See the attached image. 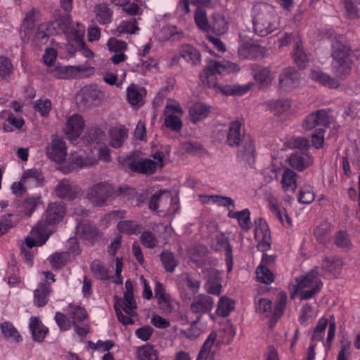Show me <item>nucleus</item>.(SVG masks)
Returning a JSON list of instances; mask_svg holds the SVG:
<instances>
[{
    "label": "nucleus",
    "instance_id": "2f4dec72",
    "mask_svg": "<svg viewBox=\"0 0 360 360\" xmlns=\"http://www.w3.org/2000/svg\"><path fill=\"white\" fill-rule=\"evenodd\" d=\"M269 207L271 212L277 217L283 226H291L290 218L286 213L285 210L281 207L276 198H271L269 200Z\"/></svg>",
    "mask_w": 360,
    "mask_h": 360
},
{
    "label": "nucleus",
    "instance_id": "ddd939ff",
    "mask_svg": "<svg viewBox=\"0 0 360 360\" xmlns=\"http://www.w3.org/2000/svg\"><path fill=\"white\" fill-rule=\"evenodd\" d=\"M85 127L86 122L84 117L79 114L75 113L67 118L64 133L68 139L73 142L81 136Z\"/></svg>",
    "mask_w": 360,
    "mask_h": 360
},
{
    "label": "nucleus",
    "instance_id": "aec40b11",
    "mask_svg": "<svg viewBox=\"0 0 360 360\" xmlns=\"http://www.w3.org/2000/svg\"><path fill=\"white\" fill-rule=\"evenodd\" d=\"M217 337V334L215 331L210 333L202 345L197 360H214L219 345Z\"/></svg>",
    "mask_w": 360,
    "mask_h": 360
},
{
    "label": "nucleus",
    "instance_id": "1a4fd4ad",
    "mask_svg": "<svg viewBox=\"0 0 360 360\" xmlns=\"http://www.w3.org/2000/svg\"><path fill=\"white\" fill-rule=\"evenodd\" d=\"M334 121L330 111L321 109L309 113L302 122V127L307 131L312 130L316 127H328Z\"/></svg>",
    "mask_w": 360,
    "mask_h": 360
},
{
    "label": "nucleus",
    "instance_id": "49530a36",
    "mask_svg": "<svg viewBox=\"0 0 360 360\" xmlns=\"http://www.w3.org/2000/svg\"><path fill=\"white\" fill-rule=\"evenodd\" d=\"M66 311L69 319L72 320V323L83 322L87 316L86 309L76 304H69Z\"/></svg>",
    "mask_w": 360,
    "mask_h": 360
},
{
    "label": "nucleus",
    "instance_id": "de8ad7c7",
    "mask_svg": "<svg viewBox=\"0 0 360 360\" xmlns=\"http://www.w3.org/2000/svg\"><path fill=\"white\" fill-rule=\"evenodd\" d=\"M20 221V217L15 213H9L0 217V236L14 227Z\"/></svg>",
    "mask_w": 360,
    "mask_h": 360
},
{
    "label": "nucleus",
    "instance_id": "6ab92c4d",
    "mask_svg": "<svg viewBox=\"0 0 360 360\" xmlns=\"http://www.w3.org/2000/svg\"><path fill=\"white\" fill-rule=\"evenodd\" d=\"M55 191L60 198L72 200L81 193V188L68 180L63 179L58 184Z\"/></svg>",
    "mask_w": 360,
    "mask_h": 360
},
{
    "label": "nucleus",
    "instance_id": "79ce46f5",
    "mask_svg": "<svg viewBox=\"0 0 360 360\" xmlns=\"http://www.w3.org/2000/svg\"><path fill=\"white\" fill-rule=\"evenodd\" d=\"M94 11L96 20L100 24H108L112 21V11L106 4L101 3L96 5Z\"/></svg>",
    "mask_w": 360,
    "mask_h": 360
},
{
    "label": "nucleus",
    "instance_id": "f3484780",
    "mask_svg": "<svg viewBox=\"0 0 360 360\" xmlns=\"http://www.w3.org/2000/svg\"><path fill=\"white\" fill-rule=\"evenodd\" d=\"M280 87L283 90L290 91L300 84V75L292 68H284L278 78Z\"/></svg>",
    "mask_w": 360,
    "mask_h": 360
},
{
    "label": "nucleus",
    "instance_id": "9b49d317",
    "mask_svg": "<svg viewBox=\"0 0 360 360\" xmlns=\"http://www.w3.org/2000/svg\"><path fill=\"white\" fill-rule=\"evenodd\" d=\"M95 68L87 64L58 68L55 75L64 79L75 77H86L94 75Z\"/></svg>",
    "mask_w": 360,
    "mask_h": 360
},
{
    "label": "nucleus",
    "instance_id": "0eeeda50",
    "mask_svg": "<svg viewBox=\"0 0 360 360\" xmlns=\"http://www.w3.org/2000/svg\"><path fill=\"white\" fill-rule=\"evenodd\" d=\"M149 207L154 211H167L168 213H175L179 206L169 191H160L154 194L149 202Z\"/></svg>",
    "mask_w": 360,
    "mask_h": 360
},
{
    "label": "nucleus",
    "instance_id": "338daca9",
    "mask_svg": "<svg viewBox=\"0 0 360 360\" xmlns=\"http://www.w3.org/2000/svg\"><path fill=\"white\" fill-rule=\"evenodd\" d=\"M314 188L310 185H304L298 195V201L302 204H310L314 200Z\"/></svg>",
    "mask_w": 360,
    "mask_h": 360
},
{
    "label": "nucleus",
    "instance_id": "680f3d73",
    "mask_svg": "<svg viewBox=\"0 0 360 360\" xmlns=\"http://www.w3.org/2000/svg\"><path fill=\"white\" fill-rule=\"evenodd\" d=\"M136 23L137 22L136 19L122 21L117 26L116 30L113 32V34H135L136 32L139 30Z\"/></svg>",
    "mask_w": 360,
    "mask_h": 360
},
{
    "label": "nucleus",
    "instance_id": "69168bd1",
    "mask_svg": "<svg viewBox=\"0 0 360 360\" xmlns=\"http://www.w3.org/2000/svg\"><path fill=\"white\" fill-rule=\"evenodd\" d=\"M84 32V26L81 23H77L75 27L71 28L70 31L68 32V38L69 39V41H74L77 45L81 44Z\"/></svg>",
    "mask_w": 360,
    "mask_h": 360
},
{
    "label": "nucleus",
    "instance_id": "bb28decb",
    "mask_svg": "<svg viewBox=\"0 0 360 360\" xmlns=\"http://www.w3.org/2000/svg\"><path fill=\"white\" fill-rule=\"evenodd\" d=\"M207 283L205 285L206 291L212 295H219L221 292V285L219 281L218 272L212 268L207 269L205 271Z\"/></svg>",
    "mask_w": 360,
    "mask_h": 360
},
{
    "label": "nucleus",
    "instance_id": "a18cd8bd",
    "mask_svg": "<svg viewBox=\"0 0 360 360\" xmlns=\"http://www.w3.org/2000/svg\"><path fill=\"white\" fill-rule=\"evenodd\" d=\"M253 77L261 85L269 86L275 76L269 68H258L253 70Z\"/></svg>",
    "mask_w": 360,
    "mask_h": 360
},
{
    "label": "nucleus",
    "instance_id": "37998d69",
    "mask_svg": "<svg viewBox=\"0 0 360 360\" xmlns=\"http://www.w3.org/2000/svg\"><path fill=\"white\" fill-rule=\"evenodd\" d=\"M313 161L314 159L311 156L304 157L299 154H292L288 158L289 165L299 171H302L312 165Z\"/></svg>",
    "mask_w": 360,
    "mask_h": 360
},
{
    "label": "nucleus",
    "instance_id": "774afa93",
    "mask_svg": "<svg viewBox=\"0 0 360 360\" xmlns=\"http://www.w3.org/2000/svg\"><path fill=\"white\" fill-rule=\"evenodd\" d=\"M256 276L262 283L269 284L274 281V276L268 267L260 264L256 269Z\"/></svg>",
    "mask_w": 360,
    "mask_h": 360
},
{
    "label": "nucleus",
    "instance_id": "58836bf2",
    "mask_svg": "<svg viewBox=\"0 0 360 360\" xmlns=\"http://www.w3.org/2000/svg\"><path fill=\"white\" fill-rule=\"evenodd\" d=\"M51 292L49 284L46 283H40L34 292V303L37 307L46 305L49 300Z\"/></svg>",
    "mask_w": 360,
    "mask_h": 360
},
{
    "label": "nucleus",
    "instance_id": "39448f33",
    "mask_svg": "<svg viewBox=\"0 0 360 360\" xmlns=\"http://www.w3.org/2000/svg\"><path fill=\"white\" fill-rule=\"evenodd\" d=\"M318 269L315 267L306 275L296 278L297 290H301L300 295L302 300H309L321 290L323 283Z\"/></svg>",
    "mask_w": 360,
    "mask_h": 360
},
{
    "label": "nucleus",
    "instance_id": "052dcab7",
    "mask_svg": "<svg viewBox=\"0 0 360 360\" xmlns=\"http://www.w3.org/2000/svg\"><path fill=\"white\" fill-rule=\"evenodd\" d=\"M287 299L288 296L285 292L281 291L278 293L276 305L274 308V321H277L281 317L287 303Z\"/></svg>",
    "mask_w": 360,
    "mask_h": 360
},
{
    "label": "nucleus",
    "instance_id": "864d4df0",
    "mask_svg": "<svg viewBox=\"0 0 360 360\" xmlns=\"http://www.w3.org/2000/svg\"><path fill=\"white\" fill-rule=\"evenodd\" d=\"M200 285L201 282L200 280L191 274H185L182 275V278L179 283V287L180 290H182L186 286L189 288L193 293H196L198 292Z\"/></svg>",
    "mask_w": 360,
    "mask_h": 360
},
{
    "label": "nucleus",
    "instance_id": "603ef678",
    "mask_svg": "<svg viewBox=\"0 0 360 360\" xmlns=\"http://www.w3.org/2000/svg\"><path fill=\"white\" fill-rule=\"evenodd\" d=\"M210 30L217 34L225 33L228 28V22L225 18L219 13H214L212 17Z\"/></svg>",
    "mask_w": 360,
    "mask_h": 360
},
{
    "label": "nucleus",
    "instance_id": "a878e982",
    "mask_svg": "<svg viewBox=\"0 0 360 360\" xmlns=\"http://www.w3.org/2000/svg\"><path fill=\"white\" fill-rule=\"evenodd\" d=\"M212 247L217 251H224L229 271L231 270L230 262L232 261V250L227 238L223 234H217L212 241Z\"/></svg>",
    "mask_w": 360,
    "mask_h": 360
},
{
    "label": "nucleus",
    "instance_id": "09e8293b",
    "mask_svg": "<svg viewBox=\"0 0 360 360\" xmlns=\"http://www.w3.org/2000/svg\"><path fill=\"white\" fill-rule=\"evenodd\" d=\"M252 86V83H248L244 85L235 84V85H225L217 86V88L225 95H243L247 93Z\"/></svg>",
    "mask_w": 360,
    "mask_h": 360
},
{
    "label": "nucleus",
    "instance_id": "72a5a7b5",
    "mask_svg": "<svg viewBox=\"0 0 360 360\" xmlns=\"http://www.w3.org/2000/svg\"><path fill=\"white\" fill-rule=\"evenodd\" d=\"M73 163L79 167L91 166L97 162L96 157L91 152L79 151L72 154Z\"/></svg>",
    "mask_w": 360,
    "mask_h": 360
},
{
    "label": "nucleus",
    "instance_id": "b1692460",
    "mask_svg": "<svg viewBox=\"0 0 360 360\" xmlns=\"http://www.w3.org/2000/svg\"><path fill=\"white\" fill-rule=\"evenodd\" d=\"M353 66L352 57L333 60L332 70L339 79H345L351 72Z\"/></svg>",
    "mask_w": 360,
    "mask_h": 360
},
{
    "label": "nucleus",
    "instance_id": "e433bc0d",
    "mask_svg": "<svg viewBox=\"0 0 360 360\" xmlns=\"http://www.w3.org/2000/svg\"><path fill=\"white\" fill-rule=\"evenodd\" d=\"M228 217L237 219L240 227L243 229L248 230L251 228L250 212L248 209H244L242 211L231 210Z\"/></svg>",
    "mask_w": 360,
    "mask_h": 360
},
{
    "label": "nucleus",
    "instance_id": "5fc2aeb1",
    "mask_svg": "<svg viewBox=\"0 0 360 360\" xmlns=\"http://www.w3.org/2000/svg\"><path fill=\"white\" fill-rule=\"evenodd\" d=\"M160 259L165 269L170 273H172L179 264V259L174 254L167 250L161 253Z\"/></svg>",
    "mask_w": 360,
    "mask_h": 360
},
{
    "label": "nucleus",
    "instance_id": "f8f14e48",
    "mask_svg": "<svg viewBox=\"0 0 360 360\" xmlns=\"http://www.w3.org/2000/svg\"><path fill=\"white\" fill-rule=\"evenodd\" d=\"M68 153V147L65 141L57 136H53L51 142L46 148V154L47 157L56 162H63Z\"/></svg>",
    "mask_w": 360,
    "mask_h": 360
},
{
    "label": "nucleus",
    "instance_id": "8fccbe9b",
    "mask_svg": "<svg viewBox=\"0 0 360 360\" xmlns=\"http://www.w3.org/2000/svg\"><path fill=\"white\" fill-rule=\"evenodd\" d=\"M235 308V302L226 296L220 297L217 307L216 314L221 317L228 316Z\"/></svg>",
    "mask_w": 360,
    "mask_h": 360
},
{
    "label": "nucleus",
    "instance_id": "a211bd4d",
    "mask_svg": "<svg viewBox=\"0 0 360 360\" xmlns=\"http://www.w3.org/2000/svg\"><path fill=\"white\" fill-rule=\"evenodd\" d=\"M154 291L155 298L157 300L159 309L162 313L170 314L173 310L171 296L158 281H155Z\"/></svg>",
    "mask_w": 360,
    "mask_h": 360
},
{
    "label": "nucleus",
    "instance_id": "423d86ee",
    "mask_svg": "<svg viewBox=\"0 0 360 360\" xmlns=\"http://www.w3.org/2000/svg\"><path fill=\"white\" fill-rule=\"evenodd\" d=\"M165 154L162 151L155 152L153 160L142 158L137 161H131L129 164L131 170L142 174H153L164 166Z\"/></svg>",
    "mask_w": 360,
    "mask_h": 360
},
{
    "label": "nucleus",
    "instance_id": "7ed1b4c3",
    "mask_svg": "<svg viewBox=\"0 0 360 360\" xmlns=\"http://www.w3.org/2000/svg\"><path fill=\"white\" fill-rule=\"evenodd\" d=\"M128 186H122L115 190L107 182H100L90 186L85 193V198L94 206H103L106 202L115 196H120L127 192L132 193Z\"/></svg>",
    "mask_w": 360,
    "mask_h": 360
},
{
    "label": "nucleus",
    "instance_id": "4d7b16f0",
    "mask_svg": "<svg viewBox=\"0 0 360 360\" xmlns=\"http://www.w3.org/2000/svg\"><path fill=\"white\" fill-rule=\"evenodd\" d=\"M117 227L119 231L128 235L138 234L142 229L141 224L131 220L120 221Z\"/></svg>",
    "mask_w": 360,
    "mask_h": 360
},
{
    "label": "nucleus",
    "instance_id": "f257e3e1",
    "mask_svg": "<svg viewBox=\"0 0 360 360\" xmlns=\"http://www.w3.org/2000/svg\"><path fill=\"white\" fill-rule=\"evenodd\" d=\"M64 214L65 208L61 204H49L44 214V219L39 221L31 231V237L25 239L27 246L32 248L36 245H43L53 233L49 226L58 223Z\"/></svg>",
    "mask_w": 360,
    "mask_h": 360
},
{
    "label": "nucleus",
    "instance_id": "393cba45",
    "mask_svg": "<svg viewBox=\"0 0 360 360\" xmlns=\"http://www.w3.org/2000/svg\"><path fill=\"white\" fill-rule=\"evenodd\" d=\"M29 329L33 340L38 342H43L49 333V328L37 316L30 318Z\"/></svg>",
    "mask_w": 360,
    "mask_h": 360
},
{
    "label": "nucleus",
    "instance_id": "ea45409f",
    "mask_svg": "<svg viewBox=\"0 0 360 360\" xmlns=\"http://www.w3.org/2000/svg\"><path fill=\"white\" fill-rule=\"evenodd\" d=\"M309 77L311 79L329 88L335 89L340 85L337 79L321 71L311 70Z\"/></svg>",
    "mask_w": 360,
    "mask_h": 360
},
{
    "label": "nucleus",
    "instance_id": "3c124183",
    "mask_svg": "<svg viewBox=\"0 0 360 360\" xmlns=\"http://www.w3.org/2000/svg\"><path fill=\"white\" fill-rule=\"evenodd\" d=\"M160 37L163 40H180L184 37V33L176 26L168 25L161 30Z\"/></svg>",
    "mask_w": 360,
    "mask_h": 360
},
{
    "label": "nucleus",
    "instance_id": "7c9ffc66",
    "mask_svg": "<svg viewBox=\"0 0 360 360\" xmlns=\"http://www.w3.org/2000/svg\"><path fill=\"white\" fill-rule=\"evenodd\" d=\"M128 137V130L124 127H115L109 131V144L115 148L121 147Z\"/></svg>",
    "mask_w": 360,
    "mask_h": 360
},
{
    "label": "nucleus",
    "instance_id": "c03bdc74",
    "mask_svg": "<svg viewBox=\"0 0 360 360\" xmlns=\"http://www.w3.org/2000/svg\"><path fill=\"white\" fill-rule=\"evenodd\" d=\"M180 54L183 58L192 65H197L200 62V54L199 51L189 44L182 45Z\"/></svg>",
    "mask_w": 360,
    "mask_h": 360
},
{
    "label": "nucleus",
    "instance_id": "c756f323",
    "mask_svg": "<svg viewBox=\"0 0 360 360\" xmlns=\"http://www.w3.org/2000/svg\"><path fill=\"white\" fill-rule=\"evenodd\" d=\"M77 234L81 238L91 242L98 236V231L94 224L83 221L77 225Z\"/></svg>",
    "mask_w": 360,
    "mask_h": 360
},
{
    "label": "nucleus",
    "instance_id": "f03ea898",
    "mask_svg": "<svg viewBox=\"0 0 360 360\" xmlns=\"http://www.w3.org/2000/svg\"><path fill=\"white\" fill-rule=\"evenodd\" d=\"M253 13V29L257 34L265 37L276 29L278 16L273 6L259 4L254 6Z\"/></svg>",
    "mask_w": 360,
    "mask_h": 360
},
{
    "label": "nucleus",
    "instance_id": "20e7f679",
    "mask_svg": "<svg viewBox=\"0 0 360 360\" xmlns=\"http://www.w3.org/2000/svg\"><path fill=\"white\" fill-rule=\"evenodd\" d=\"M208 64L205 70V75L201 79L204 84L209 87L217 88V77L215 73L223 74L225 72H238L240 68L236 63L228 60L217 61L214 60H207Z\"/></svg>",
    "mask_w": 360,
    "mask_h": 360
},
{
    "label": "nucleus",
    "instance_id": "9d476101",
    "mask_svg": "<svg viewBox=\"0 0 360 360\" xmlns=\"http://www.w3.org/2000/svg\"><path fill=\"white\" fill-rule=\"evenodd\" d=\"M328 323L329 328L327 335V344L328 347H330V344L333 340L336 330V323L333 316H330V321H328L326 317H321L319 319L316 326L314 330L311 342L315 343L316 345V342L323 341L325 330Z\"/></svg>",
    "mask_w": 360,
    "mask_h": 360
},
{
    "label": "nucleus",
    "instance_id": "e2e57ef3",
    "mask_svg": "<svg viewBox=\"0 0 360 360\" xmlns=\"http://www.w3.org/2000/svg\"><path fill=\"white\" fill-rule=\"evenodd\" d=\"M139 360H158L157 351L151 345H146L137 349Z\"/></svg>",
    "mask_w": 360,
    "mask_h": 360
},
{
    "label": "nucleus",
    "instance_id": "bf43d9fd",
    "mask_svg": "<svg viewBox=\"0 0 360 360\" xmlns=\"http://www.w3.org/2000/svg\"><path fill=\"white\" fill-rule=\"evenodd\" d=\"M256 311L274 320V309L270 300L261 298L256 303Z\"/></svg>",
    "mask_w": 360,
    "mask_h": 360
},
{
    "label": "nucleus",
    "instance_id": "13d9d810",
    "mask_svg": "<svg viewBox=\"0 0 360 360\" xmlns=\"http://www.w3.org/2000/svg\"><path fill=\"white\" fill-rule=\"evenodd\" d=\"M194 20L197 27L204 32H208L210 30V22H209L207 12L202 8H198L195 11Z\"/></svg>",
    "mask_w": 360,
    "mask_h": 360
},
{
    "label": "nucleus",
    "instance_id": "a19ab883",
    "mask_svg": "<svg viewBox=\"0 0 360 360\" xmlns=\"http://www.w3.org/2000/svg\"><path fill=\"white\" fill-rule=\"evenodd\" d=\"M36 12V10L32 9L24 18L20 31V37L23 42H27L29 40V35L34 27V15Z\"/></svg>",
    "mask_w": 360,
    "mask_h": 360
},
{
    "label": "nucleus",
    "instance_id": "c9c22d12",
    "mask_svg": "<svg viewBox=\"0 0 360 360\" xmlns=\"http://www.w3.org/2000/svg\"><path fill=\"white\" fill-rule=\"evenodd\" d=\"M269 110L276 115H281L289 110L291 102L286 98L272 99L266 102Z\"/></svg>",
    "mask_w": 360,
    "mask_h": 360
},
{
    "label": "nucleus",
    "instance_id": "0e129e2a",
    "mask_svg": "<svg viewBox=\"0 0 360 360\" xmlns=\"http://www.w3.org/2000/svg\"><path fill=\"white\" fill-rule=\"evenodd\" d=\"M206 248L202 245L191 248L188 250V255L191 260L199 266H201L205 262L204 256Z\"/></svg>",
    "mask_w": 360,
    "mask_h": 360
},
{
    "label": "nucleus",
    "instance_id": "6e6552de",
    "mask_svg": "<svg viewBox=\"0 0 360 360\" xmlns=\"http://www.w3.org/2000/svg\"><path fill=\"white\" fill-rule=\"evenodd\" d=\"M102 91L96 85L85 86L76 95V103L80 108H90L102 100Z\"/></svg>",
    "mask_w": 360,
    "mask_h": 360
},
{
    "label": "nucleus",
    "instance_id": "412c9836",
    "mask_svg": "<svg viewBox=\"0 0 360 360\" xmlns=\"http://www.w3.org/2000/svg\"><path fill=\"white\" fill-rule=\"evenodd\" d=\"M331 56L333 60L352 57L350 48L343 36L338 35L333 39Z\"/></svg>",
    "mask_w": 360,
    "mask_h": 360
},
{
    "label": "nucleus",
    "instance_id": "5701e85b",
    "mask_svg": "<svg viewBox=\"0 0 360 360\" xmlns=\"http://www.w3.org/2000/svg\"><path fill=\"white\" fill-rule=\"evenodd\" d=\"M128 103L133 107L140 108L144 104L143 98L146 95V90L134 84H131L126 90Z\"/></svg>",
    "mask_w": 360,
    "mask_h": 360
},
{
    "label": "nucleus",
    "instance_id": "4468645a",
    "mask_svg": "<svg viewBox=\"0 0 360 360\" xmlns=\"http://www.w3.org/2000/svg\"><path fill=\"white\" fill-rule=\"evenodd\" d=\"M255 238L257 241V248L264 252L271 248V234L266 221L259 218L255 221Z\"/></svg>",
    "mask_w": 360,
    "mask_h": 360
},
{
    "label": "nucleus",
    "instance_id": "2eb2a0df",
    "mask_svg": "<svg viewBox=\"0 0 360 360\" xmlns=\"http://www.w3.org/2000/svg\"><path fill=\"white\" fill-rule=\"evenodd\" d=\"M213 307L214 300L212 297L204 294L195 297L190 307L192 313L196 314V319L194 322H199L203 314L210 313Z\"/></svg>",
    "mask_w": 360,
    "mask_h": 360
},
{
    "label": "nucleus",
    "instance_id": "cd10ccee",
    "mask_svg": "<svg viewBox=\"0 0 360 360\" xmlns=\"http://www.w3.org/2000/svg\"><path fill=\"white\" fill-rule=\"evenodd\" d=\"M25 188H30L42 185L44 176L38 169H29L23 172L21 177Z\"/></svg>",
    "mask_w": 360,
    "mask_h": 360
},
{
    "label": "nucleus",
    "instance_id": "6e6d98bb",
    "mask_svg": "<svg viewBox=\"0 0 360 360\" xmlns=\"http://www.w3.org/2000/svg\"><path fill=\"white\" fill-rule=\"evenodd\" d=\"M1 330L4 336L8 340L16 342L22 340V336L20 335L16 328L10 322H4L0 326Z\"/></svg>",
    "mask_w": 360,
    "mask_h": 360
},
{
    "label": "nucleus",
    "instance_id": "f704fd0d",
    "mask_svg": "<svg viewBox=\"0 0 360 360\" xmlns=\"http://www.w3.org/2000/svg\"><path fill=\"white\" fill-rule=\"evenodd\" d=\"M281 184L284 191L294 193L297 187V174L289 168L285 169L282 174Z\"/></svg>",
    "mask_w": 360,
    "mask_h": 360
},
{
    "label": "nucleus",
    "instance_id": "c85d7f7f",
    "mask_svg": "<svg viewBox=\"0 0 360 360\" xmlns=\"http://www.w3.org/2000/svg\"><path fill=\"white\" fill-rule=\"evenodd\" d=\"M243 135L241 122L238 120L233 121L229 125L226 141L231 146H238Z\"/></svg>",
    "mask_w": 360,
    "mask_h": 360
},
{
    "label": "nucleus",
    "instance_id": "4be33fe9",
    "mask_svg": "<svg viewBox=\"0 0 360 360\" xmlns=\"http://www.w3.org/2000/svg\"><path fill=\"white\" fill-rule=\"evenodd\" d=\"M343 266L342 259L339 257H326L322 262L321 268L322 274L329 276H335L338 274Z\"/></svg>",
    "mask_w": 360,
    "mask_h": 360
},
{
    "label": "nucleus",
    "instance_id": "4c0bfd02",
    "mask_svg": "<svg viewBox=\"0 0 360 360\" xmlns=\"http://www.w3.org/2000/svg\"><path fill=\"white\" fill-rule=\"evenodd\" d=\"M210 107L205 103L197 102L193 103L189 109L191 120L197 122L205 118L210 112Z\"/></svg>",
    "mask_w": 360,
    "mask_h": 360
},
{
    "label": "nucleus",
    "instance_id": "dca6fc26",
    "mask_svg": "<svg viewBox=\"0 0 360 360\" xmlns=\"http://www.w3.org/2000/svg\"><path fill=\"white\" fill-rule=\"evenodd\" d=\"M262 53V47L251 39H243L238 47V56L243 59H255Z\"/></svg>",
    "mask_w": 360,
    "mask_h": 360
},
{
    "label": "nucleus",
    "instance_id": "473e14b6",
    "mask_svg": "<svg viewBox=\"0 0 360 360\" xmlns=\"http://www.w3.org/2000/svg\"><path fill=\"white\" fill-rule=\"evenodd\" d=\"M140 241L142 245L149 249H153L158 246H163L166 244V240H162L161 236H156L151 231H145L140 236Z\"/></svg>",
    "mask_w": 360,
    "mask_h": 360
}]
</instances>
